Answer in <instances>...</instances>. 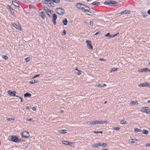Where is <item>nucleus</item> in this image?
<instances>
[{
  "label": "nucleus",
  "mask_w": 150,
  "mask_h": 150,
  "mask_svg": "<svg viewBox=\"0 0 150 150\" xmlns=\"http://www.w3.org/2000/svg\"><path fill=\"white\" fill-rule=\"evenodd\" d=\"M105 5H107L109 6H115L117 5V3L115 1L111 0L105 1L104 2Z\"/></svg>",
  "instance_id": "obj_1"
},
{
  "label": "nucleus",
  "mask_w": 150,
  "mask_h": 150,
  "mask_svg": "<svg viewBox=\"0 0 150 150\" xmlns=\"http://www.w3.org/2000/svg\"><path fill=\"white\" fill-rule=\"evenodd\" d=\"M45 3L49 7H54V4L52 0H45Z\"/></svg>",
  "instance_id": "obj_2"
},
{
  "label": "nucleus",
  "mask_w": 150,
  "mask_h": 150,
  "mask_svg": "<svg viewBox=\"0 0 150 150\" xmlns=\"http://www.w3.org/2000/svg\"><path fill=\"white\" fill-rule=\"evenodd\" d=\"M56 13L58 14L62 15L64 13V9L60 8H57L56 9Z\"/></svg>",
  "instance_id": "obj_3"
},
{
  "label": "nucleus",
  "mask_w": 150,
  "mask_h": 150,
  "mask_svg": "<svg viewBox=\"0 0 150 150\" xmlns=\"http://www.w3.org/2000/svg\"><path fill=\"white\" fill-rule=\"evenodd\" d=\"M10 139H11L9 140H11L15 142H18L20 141V140L16 136H11Z\"/></svg>",
  "instance_id": "obj_4"
},
{
  "label": "nucleus",
  "mask_w": 150,
  "mask_h": 150,
  "mask_svg": "<svg viewBox=\"0 0 150 150\" xmlns=\"http://www.w3.org/2000/svg\"><path fill=\"white\" fill-rule=\"evenodd\" d=\"M87 12L89 13V14L87 13V14L90 16H95L96 14V12L93 11L92 10H91V9L90 10H88V11Z\"/></svg>",
  "instance_id": "obj_5"
},
{
  "label": "nucleus",
  "mask_w": 150,
  "mask_h": 150,
  "mask_svg": "<svg viewBox=\"0 0 150 150\" xmlns=\"http://www.w3.org/2000/svg\"><path fill=\"white\" fill-rule=\"evenodd\" d=\"M130 11L127 10H125L120 13H118L117 15L118 16H120L121 15H124L126 14H129L130 13Z\"/></svg>",
  "instance_id": "obj_6"
},
{
  "label": "nucleus",
  "mask_w": 150,
  "mask_h": 150,
  "mask_svg": "<svg viewBox=\"0 0 150 150\" xmlns=\"http://www.w3.org/2000/svg\"><path fill=\"white\" fill-rule=\"evenodd\" d=\"M29 133L27 132H24L21 133V136L24 138H28L29 137Z\"/></svg>",
  "instance_id": "obj_7"
},
{
  "label": "nucleus",
  "mask_w": 150,
  "mask_h": 150,
  "mask_svg": "<svg viewBox=\"0 0 150 150\" xmlns=\"http://www.w3.org/2000/svg\"><path fill=\"white\" fill-rule=\"evenodd\" d=\"M16 92L15 91H13V92H11L9 90L8 91V94L10 96H16Z\"/></svg>",
  "instance_id": "obj_8"
},
{
  "label": "nucleus",
  "mask_w": 150,
  "mask_h": 150,
  "mask_svg": "<svg viewBox=\"0 0 150 150\" xmlns=\"http://www.w3.org/2000/svg\"><path fill=\"white\" fill-rule=\"evenodd\" d=\"M11 24L12 26L15 28L16 29L18 30L20 29L21 30V29L20 28V25H17L14 23H12Z\"/></svg>",
  "instance_id": "obj_9"
},
{
  "label": "nucleus",
  "mask_w": 150,
  "mask_h": 150,
  "mask_svg": "<svg viewBox=\"0 0 150 150\" xmlns=\"http://www.w3.org/2000/svg\"><path fill=\"white\" fill-rule=\"evenodd\" d=\"M86 43L87 46L89 47V48L92 49L93 46L91 44V41L89 40H86Z\"/></svg>",
  "instance_id": "obj_10"
},
{
  "label": "nucleus",
  "mask_w": 150,
  "mask_h": 150,
  "mask_svg": "<svg viewBox=\"0 0 150 150\" xmlns=\"http://www.w3.org/2000/svg\"><path fill=\"white\" fill-rule=\"evenodd\" d=\"M62 144L66 145H71L70 144H73V142H69L67 141H65L64 140H63L62 141Z\"/></svg>",
  "instance_id": "obj_11"
},
{
  "label": "nucleus",
  "mask_w": 150,
  "mask_h": 150,
  "mask_svg": "<svg viewBox=\"0 0 150 150\" xmlns=\"http://www.w3.org/2000/svg\"><path fill=\"white\" fill-rule=\"evenodd\" d=\"M149 86V84L146 82L142 83L139 85V86L140 87H142L143 86L148 87Z\"/></svg>",
  "instance_id": "obj_12"
},
{
  "label": "nucleus",
  "mask_w": 150,
  "mask_h": 150,
  "mask_svg": "<svg viewBox=\"0 0 150 150\" xmlns=\"http://www.w3.org/2000/svg\"><path fill=\"white\" fill-rule=\"evenodd\" d=\"M43 8L44 10L46 12V13H47V12H49L50 14L51 13V11L47 7L44 6L43 7Z\"/></svg>",
  "instance_id": "obj_13"
},
{
  "label": "nucleus",
  "mask_w": 150,
  "mask_h": 150,
  "mask_svg": "<svg viewBox=\"0 0 150 150\" xmlns=\"http://www.w3.org/2000/svg\"><path fill=\"white\" fill-rule=\"evenodd\" d=\"M100 146V144H99V143L98 144H93L91 145L92 147L93 148H98Z\"/></svg>",
  "instance_id": "obj_14"
},
{
  "label": "nucleus",
  "mask_w": 150,
  "mask_h": 150,
  "mask_svg": "<svg viewBox=\"0 0 150 150\" xmlns=\"http://www.w3.org/2000/svg\"><path fill=\"white\" fill-rule=\"evenodd\" d=\"M150 109L149 107H146V109L145 110L144 112L146 113L147 114H149L150 113Z\"/></svg>",
  "instance_id": "obj_15"
},
{
  "label": "nucleus",
  "mask_w": 150,
  "mask_h": 150,
  "mask_svg": "<svg viewBox=\"0 0 150 150\" xmlns=\"http://www.w3.org/2000/svg\"><path fill=\"white\" fill-rule=\"evenodd\" d=\"M96 124H104L106 121H96Z\"/></svg>",
  "instance_id": "obj_16"
},
{
  "label": "nucleus",
  "mask_w": 150,
  "mask_h": 150,
  "mask_svg": "<svg viewBox=\"0 0 150 150\" xmlns=\"http://www.w3.org/2000/svg\"><path fill=\"white\" fill-rule=\"evenodd\" d=\"M67 21L66 18H64L62 20V23L64 25H66L67 23Z\"/></svg>",
  "instance_id": "obj_17"
},
{
  "label": "nucleus",
  "mask_w": 150,
  "mask_h": 150,
  "mask_svg": "<svg viewBox=\"0 0 150 150\" xmlns=\"http://www.w3.org/2000/svg\"><path fill=\"white\" fill-rule=\"evenodd\" d=\"M142 16L144 18H146V16H147L146 13V12H144L142 11L140 12Z\"/></svg>",
  "instance_id": "obj_18"
},
{
  "label": "nucleus",
  "mask_w": 150,
  "mask_h": 150,
  "mask_svg": "<svg viewBox=\"0 0 150 150\" xmlns=\"http://www.w3.org/2000/svg\"><path fill=\"white\" fill-rule=\"evenodd\" d=\"M31 96L30 93H26L24 95V96L25 97H30Z\"/></svg>",
  "instance_id": "obj_19"
},
{
  "label": "nucleus",
  "mask_w": 150,
  "mask_h": 150,
  "mask_svg": "<svg viewBox=\"0 0 150 150\" xmlns=\"http://www.w3.org/2000/svg\"><path fill=\"white\" fill-rule=\"evenodd\" d=\"M12 3L14 6H15L16 7H19V6L17 2L13 1H12Z\"/></svg>",
  "instance_id": "obj_20"
},
{
  "label": "nucleus",
  "mask_w": 150,
  "mask_h": 150,
  "mask_svg": "<svg viewBox=\"0 0 150 150\" xmlns=\"http://www.w3.org/2000/svg\"><path fill=\"white\" fill-rule=\"evenodd\" d=\"M100 4L99 2H97V1H94L91 4L92 5H99Z\"/></svg>",
  "instance_id": "obj_21"
},
{
  "label": "nucleus",
  "mask_w": 150,
  "mask_h": 150,
  "mask_svg": "<svg viewBox=\"0 0 150 150\" xmlns=\"http://www.w3.org/2000/svg\"><path fill=\"white\" fill-rule=\"evenodd\" d=\"M39 15L43 19L44 18V12H40L39 13Z\"/></svg>",
  "instance_id": "obj_22"
},
{
  "label": "nucleus",
  "mask_w": 150,
  "mask_h": 150,
  "mask_svg": "<svg viewBox=\"0 0 150 150\" xmlns=\"http://www.w3.org/2000/svg\"><path fill=\"white\" fill-rule=\"evenodd\" d=\"M59 132L61 134H64L67 133V130L65 129L60 130L59 131Z\"/></svg>",
  "instance_id": "obj_23"
},
{
  "label": "nucleus",
  "mask_w": 150,
  "mask_h": 150,
  "mask_svg": "<svg viewBox=\"0 0 150 150\" xmlns=\"http://www.w3.org/2000/svg\"><path fill=\"white\" fill-rule=\"evenodd\" d=\"M142 133L146 135H147L148 134L149 132L147 130H146L143 129L142 131Z\"/></svg>",
  "instance_id": "obj_24"
},
{
  "label": "nucleus",
  "mask_w": 150,
  "mask_h": 150,
  "mask_svg": "<svg viewBox=\"0 0 150 150\" xmlns=\"http://www.w3.org/2000/svg\"><path fill=\"white\" fill-rule=\"evenodd\" d=\"M38 82V81L37 80H32L30 82V83L32 84H34L35 83H37Z\"/></svg>",
  "instance_id": "obj_25"
},
{
  "label": "nucleus",
  "mask_w": 150,
  "mask_h": 150,
  "mask_svg": "<svg viewBox=\"0 0 150 150\" xmlns=\"http://www.w3.org/2000/svg\"><path fill=\"white\" fill-rule=\"evenodd\" d=\"M104 36L106 37H108V38H112V36L110 35V34L109 33H107L106 35H105Z\"/></svg>",
  "instance_id": "obj_26"
},
{
  "label": "nucleus",
  "mask_w": 150,
  "mask_h": 150,
  "mask_svg": "<svg viewBox=\"0 0 150 150\" xmlns=\"http://www.w3.org/2000/svg\"><path fill=\"white\" fill-rule=\"evenodd\" d=\"M99 144H100V146H102L103 147H105L107 145L105 143H101L99 142Z\"/></svg>",
  "instance_id": "obj_27"
},
{
  "label": "nucleus",
  "mask_w": 150,
  "mask_h": 150,
  "mask_svg": "<svg viewBox=\"0 0 150 150\" xmlns=\"http://www.w3.org/2000/svg\"><path fill=\"white\" fill-rule=\"evenodd\" d=\"M80 9L85 12L88 11V10H90L89 9H86L83 7H81L80 8Z\"/></svg>",
  "instance_id": "obj_28"
},
{
  "label": "nucleus",
  "mask_w": 150,
  "mask_h": 150,
  "mask_svg": "<svg viewBox=\"0 0 150 150\" xmlns=\"http://www.w3.org/2000/svg\"><path fill=\"white\" fill-rule=\"evenodd\" d=\"M134 131L136 132H141L142 130L141 129L137 128H135L134 129Z\"/></svg>",
  "instance_id": "obj_29"
},
{
  "label": "nucleus",
  "mask_w": 150,
  "mask_h": 150,
  "mask_svg": "<svg viewBox=\"0 0 150 150\" xmlns=\"http://www.w3.org/2000/svg\"><path fill=\"white\" fill-rule=\"evenodd\" d=\"M57 15L55 14H53V17L52 18V20H55L57 19Z\"/></svg>",
  "instance_id": "obj_30"
},
{
  "label": "nucleus",
  "mask_w": 150,
  "mask_h": 150,
  "mask_svg": "<svg viewBox=\"0 0 150 150\" xmlns=\"http://www.w3.org/2000/svg\"><path fill=\"white\" fill-rule=\"evenodd\" d=\"M131 140V143H137L138 141L137 140L135 139H132Z\"/></svg>",
  "instance_id": "obj_31"
},
{
  "label": "nucleus",
  "mask_w": 150,
  "mask_h": 150,
  "mask_svg": "<svg viewBox=\"0 0 150 150\" xmlns=\"http://www.w3.org/2000/svg\"><path fill=\"white\" fill-rule=\"evenodd\" d=\"M126 121L123 120H121L120 122V123L122 125L125 124L126 123Z\"/></svg>",
  "instance_id": "obj_32"
},
{
  "label": "nucleus",
  "mask_w": 150,
  "mask_h": 150,
  "mask_svg": "<svg viewBox=\"0 0 150 150\" xmlns=\"http://www.w3.org/2000/svg\"><path fill=\"white\" fill-rule=\"evenodd\" d=\"M138 104V103L137 101H132L130 103L131 105H134L135 104L137 105Z\"/></svg>",
  "instance_id": "obj_33"
},
{
  "label": "nucleus",
  "mask_w": 150,
  "mask_h": 150,
  "mask_svg": "<svg viewBox=\"0 0 150 150\" xmlns=\"http://www.w3.org/2000/svg\"><path fill=\"white\" fill-rule=\"evenodd\" d=\"M75 6L79 9H80V8H81L80 7L81 6L79 5V3H77L76 4Z\"/></svg>",
  "instance_id": "obj_34"
},
{
  "label": "nucleus",
  "mask_w": 150,
  "mask_h": 150,
  "mask_svg": "<svg viewBox=\"0 0 150 150\" xmlns=\"http://www.w3.org/2000/svg\"><path fill=\"white\" fill-rule=\"evenodd\" d=\"M7 120L8 121H10L11 120H15V118L14 117L7 118Z\"/></svg>",
  "instance_id": "obj_35"
},
{
  "label": "nucleus",
  "mask_w": 150,
  "mask_h": 150,
  "mask_svg": "<svg viewBox=\"0 0 150 150\" xmlns=\"http://www.w3.org/2000/svg\"><path fill=\"white\" fill-rule=\"evenodd\" d=\"M146 109V107H142L140 110V111L141 112H145V110Z\"/></svg>",
  "instance_id": "obj_36"
},
{
  "label": "nucleus",
  "mask_w": 150,
  "mask_h": 150,
  "mask_svg": "<svg viewBox=\"0 0 150 150\" xmlns=\"http://www.w3.org/2000/svg\"><path fill=\"white\" fill-rule=\"evenodd\" d=\"M53 2H54L56 3H59L60 2V0H52Z\"/></svg>",
  "instance_id": "obj_37"
},
{
  "label": "nucleus",
  "mask_w": 150,
  "mask_h": 150,
  "mask_svg": "<svg viewBox=\"0 0 150 150\" xmlns=\"http://www.w3.org/2000/svg\"><path fill=\"white\" fill-rule=\"evenodd\" d=\"M143 72H146L148 71H149V70L148 69V68H145L143 69Z\"/></svg>",
  "instance_id": "obj_38"
},
{
  "label": "nucleus",
  "mask_w": 150,
  "mask_h": 150,
  "mask_svg": "<svg viewBox=\"0 0 150 150\" xmlns=\"http://www.w3.org/2000/svg\"><path fill=\"white\" fill-rule=\"evenodd\" d=\"M90 124L91 125L96 124V121H91V122H90Z\"/></svg>",
  "instance_id": "obj_39"
},
{
  "label": "nucleus",
  "mask_w": 150,
  "mask_h": 150,
  "mask_svg": "<svg viewBox=\"0 0 150 150\" xmlns=\"http://www.w3.org/2000/svg\"><path fill=\"white\" fill-rule=\"evenodd\" d=\"M118 68H114L111 69L110 71V72L111 73L112 71H117Z\"/></svg>",
  "instance_id": "obj_40"
},
{
  "label": "nucleus",
  "mask_w": 150,
  "mask_h": 150,
  "mask_svg": "<svg viewBox=\"0 0 150 150\" xmlns=\"http://www.w3.org/2000/svg\"><path fill=\"white\" fill-rule=\"evenodd\" d=\"M2 58L6 60H7L8 59V57L7 56L4 55L2 56Z\"/></svg>",
  "instance_id": "obj_41"
},
{
  "label": "nucleus",
  "mask_w": 150,
  "mask_h": 150,
  "mask_svg": "<svg viewBox=\"0 0 150 150\" xmlns=\"http://www.w3.org/2000/svg\"><path fill=\"white\" fill-rule=\"evenodd\" d=\"M89 25L91 26H92L93 25V22L92 21H90L89 22Z\"/></svg>",
  "instance_id": "obj_42"
},
{
  "label": "nucleus",
  "mask_w": 150,
  "mask_h": 150,
  "mask_svg": "<svg viewBox=\"0 0 150 150\" xmlns=\"http://www.w3.org/2000/svg\"><path fill=\"white\" fill-rule=\"evenodd\" d=\"M120 129V128H119L118 127L113 128V129L115 130H119Z\"/></svg>",
  "instance_id": "obj_43"
},
{
  "label": "nucleus",
  "mask_w": 150,
  "mask_h": 150,
  "mask_svg": "<svg viewBox=\"0 0 150 150\" xmlns=\"http://www.w3.org/2000/svg\"><path fill=\"white\" fill-rule=\"evenodd\" d=\"M81 71H78L77 72H76V74L78 75H79L81 74Z\"/></svg>",
  "instance_id": "obj_44"
},
{
  "label": "nucleus",
  "mask_w": 150,
  "mask_h": 150,
  "mask_svg": "<svg viewBox=\"0 0 150 150\" xmlns=\"http://www.w3.org/2000/svg\"><path fill=\"white\" fill-rule=\"evenodd\" d=\"M93 132L94 133H97V134L99 133H102V131H100V132L93 131Z\"/></svg>",
  "instance_id": "obj_45"
},
{
  "label": "nucleus",
  "mask_w": 150,
  "mask_h": 150,
  "mask_svg": "<svg viewBox=\"0 0 150 150\" xmlns=\"http://www.w3.org/2000/svg\"><path fill=\"white\" fill-rule=\"evenodd\" d=\"M25 59L26 62H29L30 60V58L27 57L26 58H25Z\"/></svg>",
  "instance_id": "obj_46"
},
{
  "label": "nucleus",
  "mask_w": 150,
  "mask_h": 150,
  "mask_svg": "<svg viewBox=\"0 0 150 150\" xmlns=\"http://www.w3.org/2000/svg\"><path fill=\"white\" fill-rule=\"evenodd\" d=\"M137 71H138V72H143V69L138 70Z\"/></svg>",
  "instance_id": "obj_47"
},
{
  "label": "nucleus",
  "mask_w": 150,
  "mask_h": 150,
  "mask_svg": "<svg viewBox=\"0 0 150 150\" xmlns=\"http://www.w3.org/2000/svg\"><path fill=\"white\" fill-rule=\"evenodd\" d=\"M84 7L86 8H87L86 9H89L90 10V8L88 6L85 5Z\"/></svg>",
  "instance_id": "obj_48"
},
{
  "label": "nucleus",
  "mask_w": 150,
  "mask_h": 150,
  "mask_svg": "<svg viewBox=\"0 0 150 150\" xmlns=\"http://www.w3.org/2000/svg\"><path fill=\"white\" fill-rule=\"evenodd\" d=\"M8 7H9V9L10 10V11H12L13 10V9L10 6L8 5Z\"/></svg>",
  "instance_id": "obj_49"
},
{
  "label": "nucleus",
  "mask_w": 150,
  "mask_h": 150,
  "mask_svg": "<svg viewBox=\"0 0 150 150\" xmlns=\"http://www.w3.org/2000/svg\"><path fill=\"white\" fill-rule=\"evenodd\" d=\"M102 85H101L100 84H99L97 86H97L98 87H102Z\"/></svg>",
  "instance_id": "obj_50"
},
{
  "label": "nucleus",
  "mask_w": 150,
  "mask_h": 150,
  "mask_svg": "<svg viewBox=\"0 0 150 150\" xmlns=\"http://www.w3.org/2000/svg\"><path fill=\"white\" fill-rule=\"evenodd\" d=\"M40 76V74H37V75H35V76H34L33 77V78L34 79V78H35L37 77H38V76Z\"/></svg>",
  "instance_id": "obj_51"
},
{
  "label": "nucleus",
  "mask_w": 150,
  "mask_h": 150,
  "mask_svg": "<svg viewBox=\"0 0 150 150\" xmlns=\"http://www.w3.org/2000/svg\"><path fill=\"white\" fill-rule=\"evenodd\" d=\"M119 34V33H117L116 34L114 35L113 36H112V38L114 37L115 36H117Z\"/></svg>",
  "instance_id": "obj_52"
},
{
  "label": "nucleus",
  "mask_w": 150,
  "mask_h": 150,
  "mask_svg": "<svg viewBox=\"0 0 150 150\" xmlns=\"http://www.w3.org/2000/svg\"><path fill=\"white\" fill-rule=\"evenodd\" d=\"M145 146H149L150 147V143L146 144Z\"/></svg>",
  "instance_id": "obj_53"
},
{
  "label": "nucleus",
  "mask_w": 150,
  "mask_h": 150,
  "mask_svg": "<svg viewBox=\"0 0 150 150\" xmlns=\"http://www.w3.org/2000/svg\"><path fill=\"white\" fill-rule=\"evenodd\" d=\"M52 22L54 23V25H55L56 24V22L55 21V20H52Z\"/></svg>",
  "instance_id": "obj_54"
},
{
  "label": "nucleus",
  "mask_w": 150,
  "mask_h": 150,
  "mask_svg": "<svg viewBox=\"0 0 150 150\" xmlns=\"http://www.w3.org/2000/svg\"><path fill=\"white\" fill-rule=\"evenodd\" d=\"M62 33H63V34L64 35H65L66 34V32L65 30H64L63 32Z\"/></svg>",
  "instance_id": "obj_55"
},
{
  "label": "nucleus",
  "mask_w": 150,
  "mask_h": 150,
  "mask_svg": "<svg viewBox=\"0 0 150 150\" xmlns=\"http://www.w3.org/2000/svg\"><path fill=\"white\" fill-rule=\"evenodd\" d=\"M27 120L29 121H33V120L32 119H27Z\"/></svg>",
  "instance_id": "obj_56"
},
{
  "label": "nucleus",
  "mask_w": 150,
  "mask_h": 150,
  "mask_svg": "<svg viewBox=\"0 0 150 150\" xmlns=\"http://www.w3.org/2000/svg\"><path fill=\"white\" fill-rule=\"evenodd\" d=\"M100 60L103 61H105V59L103 58H100Z\"/></svg>",
  "instance_id": "obj_57"
},
{
  "label": "nucleus",
  "mask_w": 150,
  "mask_h": 150,
  "mask_svg": "<svg viewBox=\"0 0 150 150\" xmlns=\"http://www.w3.org/2000/svg\"><path fill=\"white\" fill-rule=\"evenodd\" d=\"M102 87H104L105 86H106V84H103L102 85Z\"/></svg>",
  "instance_id": "obj_58"
},
{
  "label": "nucleus",
  "mask_w": 150,
  "mask_h": 150,
  "mask_svg": "<svg viewBox=\"0 0 150 150\" xmlns=\"http://www.w3.org/2000/svg\"><path fill=\"white\" fill-rule=\"evenodd\" d=\"M100 33V32H96L95 34H94L95 35H98V34H99Z\"/></svg>",
  "instance_id": "obj_59"
},
{
  "label": "nucleus",
  "mask_w": 150,
  "mask_h": 150,
  "mask_svg": "<svg viewBox=\"0 0 150 150\" xmlns=\"http://www.w3.org/2000/svg\"><path fill=\"white\" fill-rule=\"evenodd\" d=\"M79 3V5L81 6H85V5L83 4L82 3Z\"/></svg>",
  "instance_id": "obj_60"
},
{
  "label": "nucleus",
  "mask_w": 150,
  "mask_h": 150,
  "mask_svg": "<svg viewBox=\"0 0 150 150\" xmlns=\"http://www.w3.org/2000/svg\"><path fill=\"white\" fill-rule=\"evenodd\" d=\"M19 99L21 100V102H23V98L21 97H19Z\"/></svg>",
  "instance_id": "obj_61"
},
{
  "label": "nucleus",
  "mask_w": 150,
  "mask_h": 150,
  "mask_svg": "<svg viewBox=\"0 0 150 150\" xmlns=\"http://www.w3.org/2000/svg\"><path fill=\"white\" fill-rule=\"evenodd\" d=\"M147 13L148 14H150V9L148 10L147 11Z\"/></svg>",
  "instance_id": "obj_62"
},
{
  "label": "nucleus",
  "mask_w": 150,
  "mask_h": 150,
  "mask_svg": "<svg viewBox=\"0 0 150 150\" xmlns=\"http://www.w3.org/2000/svg\"><path fill=\"white\" fill-rule=\"evenodd\" d=\"M32 110H33V111H35V110H36V108H35V107H33L32 108Z\"/></svg>",
  "instance_id": "obj_63"
},
{
  "label": "nucleus",
  "mask_w": 150,
  "mask_h": 150,
  "mask_svg": "<svg viewBox=\"0 0 150 150\" xmlns=\"http://www.w3.org/2000/svg\"><path fill=\"white\" fill-rule=\"evenodd\" d=\"M49 13V12H47V15L49 16V17H50L51 16H50V14Z\"/></svg>",
  "instance_id": "obj_64"
}]
</instances>
